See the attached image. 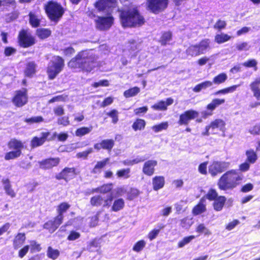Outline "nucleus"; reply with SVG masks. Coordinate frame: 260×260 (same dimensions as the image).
Wrapping results in <instances>:
<instances>
[{
	"instance_id": "obj_18",
	"label": "nucleus",
	"mask_w": 260,
	"mask_h": 260,
	"mask_svg": "<svg viewBox=\"0 0 260 260\" xmlns=\"http://www.w3.org/2000/svg\"><path fill=\"white\" fill-rule=\"evenodd\" d=\"M115 145V141L112 139L102 140L100 142L94 144V148L99 151L101 149L106 150L108 152H111Z\"/></svg>"
},
{
	"instance_id": "obj_48",
	"label": "nucleus",
	"mask_w": 260,
	"mask_h": 260,
	"mask_svg": "<svg viewBox=\"0 0 260 260\" xmlns=\"http://www.w3.org/2000/svg\"><path fill=\"white\" fill-rule=\"evenodd\" d=\"M60 252L58 249H54L51 246H49L47 248V256L55 260L59 256Z\"/></svg>"
},
{
	"instance_id": "obj_64",
	"label": "nucleus",
	"mask_w": 260,
	"mask_h": 260,
	"mask_svg": "<svg viewBox=\"0 0 260 260\" xmlns=\"http://www.w3.org/2000/svg\"><path fill=\"white\" fill-rule=\"evenodd\" d=\"M57 124L63 126H66L70 124V120L68 116H62L58 118Z\"/></svg>"
},
{
	"instance_id": "obj_2",
	"label": "nucleus",
	"mask_w": 260,
	"mask_h": 260,
	"mask_svg": "<svg viewBox=\"0 0 260 260\" xmlns=\"http://www.w3.org/2000/svg\"><path fill=\"white\" fill-rule=\"evenodd\" d=\"M95 7L100 11L107 14L108 16L113 15L118 16H139L138 8L135 6H124L119 8L117 7V0H99Z\"/></svg>"
},
{
	"instance_id": "obj_13",
	"label": "nucleus",
	"mask_w": 260,
	"mask_h": 260,
	"mask_svg": "<svg viewBox=\"0 0 260 260\" xmlns=\"http://www.w3.org/2000/svg\"><path fill=\"white\" fill-rule=\"evenodd\" d=\"M78 173L76 169L74 167L69 168L65 167L58 174L55 176L56 179L58 180H64L66 182L74 178Z\"/></svg>"
},
{
	"instance_id": "obj_31",
	"label": "nucleus",
	"mask_w": 260,
	"mask_h": 260,
	"mask_svg": "<svg viewBox=\"0 0 260 260\" xmlns=\"http://www.w3.org/2000/svg\"><path fill=\"white\" fill-rule=\"evenodd\" d=\"M212 130L218 129L224 132L225 129V122L221 119H215L209 124Z\"/></svg>"
},
{
	"instance_id": "obj_36",
	"label": "nucleus",
	"mask_w": 260,
	"mask_h": 260,
	"mask_svg": "<svg viewBox=\"0 0 260 260\" xmlns=\"http://www.w3.org/2000/svg\"><path fill=\"white\" fill-rule=\"evenodd\" d=\"M246 156V160L251 164H254L257 159V155L255 150L252 149H249L245 151Z\"/></svg>"
},
{
	"instance_id": "obj_53",
	"label": "nucleus",
	"mask_w": 260,
	"mask_h": 260,
	"mask_svg": "<svg viewBox=\"0 0 260 260\" xmlns=\"http://www.w3.org/2000/svg\"><path fill=\"white\" fill-rule=\"evenodd\" d=\"M44 121V119L41 116L31 117L24 119V121L28 124L39 123L43 122Z\"/></svg>"
},
{
	"instance_id": "obj_1",
	"label": "nucleus",
	"mask_w": 260,
	"mask_h": 260,
	"mask_svg": "<svg viewBox=\"0 0 260 260\" xmlns=\"http://www.w3.org/2000/svg\"><path fill=\"white\" fill-rule=\"evenodd\" d=\"M97 57L88 50H81L68 63L69 68L83 73H90L97 66Z\"/></svg>"
},
{
	"instance_id": "obj_54",
	"label": "nucleus",
	"mask_w": 260,
	"mask_h": 260,
	"mask_svg": "<svg viewBox=\"0 0 260 260\" xmlns=\"http://www.w3.org/2000/svg\"><path fill=\"white\" fill-rule=\"evenodd\" d=\"M257 62L255 59H248L242 63V65L245 67L248 68H252L254 71L257 70Z\"/></svg>"
},
{
	"instance_id": "obj_6",
	"label": "nucleus",
	"mask_w": 260,
	"mask_h": 260,
	"mask_svg": "<svg viewBox=\"0 0 260 260\" xmlns=\"http://www.w3.org/2000/svg\"><path fill=\"white\" fill-rule=\"evenodd\" d=\"M17 40L19 46L23 48L31 47L36 43L35 37L27 29H22L19 31Z\"/></svg>"
},
{
	"instance_id": "obj_49",
	"label": "nucleus",
	"mask_w": 260,
	"mask_h": 260,
	"mask_svg": "<svg viewBox=\"0 0 260 260\" xmlns=\"http://www.w3.org/2000/svg\"><path fill=\"white\" fill-rule=\"evenodd\" d=\"M92 126L90 127H81L77 128L75 131V135L77 137H82L89 133L92 130Z\"/></svg>"
},
{
	"instance_id": "obj_45",
	"label": "nucleus",
	"mask_w": 260,
	"mask_h": 260,
	"mask_svg": "<svg viewBox=\"0 0 260 260\" xmlns=\"http://www.w3.org/2000/svg\"><path fill=\"white\" fill-rule=\"evenodd\" d=\"M131 169L130 168H125L118 170L116 171V175L117 178L124 179L129 178L131 176L130 175Z\"/></svg>"
},
{
	"instance_id": "obj_26",
	"label": "nucleus",
	"mask_w": 260,
	"mask_h": 260,
	"mask_svg": "<svg viewBox=\"0 0 260 260\" xmlns=\"http://www.w3.org/2000/svg\"><path fill=\"white\" fill-rule=\"evenodd\" d=\"M226 198L224 196H219L216 200L213 201L212 206L214 210L219 212L221 211L225 205Z\"/></svg>"
},
{
	"instance_id": "obj_50",
	"label": "nucleus",
	"mask_w": 260,
	"mask_h": 260,
	"mask_svg": "<svg viewBox=\"0 0 260 260\" xmlns=\"http://www.w3.org/2000/svg\"><path fill=\"white\" fill-rule=\"evenodd\" d=\"M238 85H234L223 89H220L214 93L215 95L218 94H225L228 93L233 92L236 90L237 88L238 87Z\"/></svg>"
},
{
	"instance_id": "obj_58",
	"label": "nucleus",
	"mask_w": 260,
	"mask_h": 260,
	"mask_svg": "<svg viewBox=\"0 0 260 260\" xmlns=\"http://www.w3.org/2000/svg\"><path fill=\"white\" fill-rule=\"evenodd\" d=\"M128 50L130 52H134L138 49V43L134 39L129 40L127 42Z\"/></svg>"
},
{
	"instance_id": "obj_30",
	"label": "nucleus",
	"mask_w": 260,
	"mask_h": 260,
	"mask_svg": "<svg viewBox=\"0 0 260 260\" xmlns=\"http://www.w3.org/2000/svg\"><path fill=\"white\" fill-rule=\"evenodd\" d=\"M153 189L158 190L164 187L165 184V179L162 176H156L152 178Z\"/></svg>"
},
{
	"instance_id": "obj_21",
	"label": "nucleus",
	"mask_w": 260,
	"mask_h": 260,
	"mask_svg": "<svg viewBox=\"0 0 260 260\" xmlns=\"http://www.w3.org/2000/svg\"><path fill=\"white\" fill-rule=\"evenodd\" d=\"M174 102V100L171 98L166 99V101H159L155 104L152 105L151 108L154 110L156 111H166L168 109V106L172 105Z\"/></svg>"
},
{
	"instance_id": "obj_52",
	"label": "nucleus",
	"mask_w": 260,
	"mask_h": 260,
	"mask_svg": "<svg viewBox=\"0 0 260 260\" xmlns=\"http://www.w3.org/2000/svg\"><path fill=\"white\" fill-rule=\"evenodd\" d=\"M164 227V225H160L158 226V229H154L151 231H150L147 235L148 238L150 241H152L153 239H155L159 234L160 230L162 229Z\"/></svg>"
},
{
	"instance_id": "obj_59",
	"label": "nucleus",
	"mask_w": 260,
	"mask_h": 260,
	"mask_svg": "<svg viewBox=\"0 0 260 260\" xmlns=\"http://www.w3.org/2000/svg\"><path fill=\"white\" fill-rule=\"evenodd\" d=\"M196 232L199 233H204L205 235L209 236L211 234V232L207 229L204 224H199L196 229Z\"/></svg>"
},
{
	"instance_id": "obj_24",
	"label": "nucleus",
	"mask_w": 260,
	"mask_h": 260,
	"mask_svg": "<svg viewBox=\"0 0 260 260\" xmlns=\"http://www.w3.org/2000/svg\"><path fill=\"white\" fill-rule=\"evenodd\" d=\"M205 202V199L204 198L200 199L199 203L192 209L191 212L193 215H198L206 211V206L204 204Z\"/></svg>"
},
{
	"instance_id": "obj_20",
	"label": "nucleus",
	"mask_w": 260,
	"mask_h": 260,
	"mask_svg": "<svg viewBox=\"0 0 260 260\" xmlns=\"http://www.w3.org/2000/svg\"><path fill=\"white\" fill-rule=\"evenodd\" d=\"M223 163L218 161H213L209 166V173L212 177H215L218 174L224 171Z\"/></svg>"
},
{
	"instance_id": "obj_40",
	"label": "nucleus",
	"mask_w": 260,
	"mask_h": 260,
	"mask_svg": "<svg viewBox=\"0 0 260 260\" xmlns=\"http://www.w3.org/2000/svg\"><path fill=\"white\" fill-rule=\"evenodd\" d=\"M212 85V82L210 81H205L201 83L196 85L192 90L195 92H199L202 89H205L208 87H211Z\"/></svg>"
},
{
	"instance_id": "obj_46",
	"label": "nucleus",
	"mask_w": 260,
	"mask_h": 260,
	"mask_svg": "<svg viewBox=\"0 0 260 260\" xmlns=\"http://www.w3.org/2000/svg\"><path fill=\"white\" fill-rule=\"evenodd\" d=\"M140 91V89L137 86L131 88L125 91L123 93L125 98H128L136 96Z\"/></svg>"
},
{
	"instance_id": "obj_27",
	"label": "nucleus",
	"mask_w": 260,
	"mask_h": 260,
	"mask_svg": "<svg viewBox=\"0 0 260 260\" xmlns=\"http://www.w3.org/2000/svg\"><path fill=\"white\" fill-rule=\"evenodd\" d=\"M101 247L100 239L95 238L88 242L87 249L90 252H98L100 253Z\"/></svg>"
},
{
	"instance_id": "obj_29",
	"label": "nucleus",
	"mask_w": 260,
	"mask_h": 260,
	"mask_svg": "<svg viewBox=\"0 0 260 260\" xmlns=\"http://www.w3.org/2000/svg\"><path fill=\"white\" fill-rule=\"evenodd\" d=\"M2 183L6 193L11 198H14L16 196V193L12 188L10 180L8 178H3L2 180Z\"/></svg>"
},
{
	"instance_id": "obj_16",
	"label": "nucleus",
	"mask_w": 260,
	"mask_h": 260,
	"mask_svg": "<svg viewBox=\"0 0 260 260\" xmlns=\"http://www.w3.org/2000/svg\"><path fill=\"white\" fill-rule=\"evenodd\" d=\"M63 219L58 216L47 221L43 225V228L47 230L50 233H54L62 223Z\"/></svg>"
},
{
	"instance_id": "obj_57",
	"label": "nucleus",
	"mask_w": 260,
	"mask_h": 260,
	"mask_svg": "<svg viewBox=\"0 0 260 260\" xmlns=\"http://www.w3.org/2000/svg\"><path fill=\"white\" fill-rule=\"evenodd\" d=\"M194 238L195 236L193 235L184 237L178 243V247L179 248L184 247L186 244L190 242V241Z\"/></svg>"
},
{
	"instance_id": "obj_38",
	"label": "nucleus",
	"mask_w": 260,
	"mask_h": 260,
	"mask_svg": "<svg viewBox=\"0 0 260 260\" xmlns=\"http://www.w3.org/2000/svg\"><path fill=\"white\" fill-rule=\"evenodd\" d=\"M109 161V158L107 157L101 161H98L93 168L92 173L96 174L101 172V170L103 169L107 165Z\"/></svg>"
},
{
	"instance_id": "obj_7",
	"label": "nucleus",
	"mask_w": 260,
	"mask_h": 260,
	"mask_svg": "<svg viewBox=\"0 0 260 260\" xmlns=\"http://www.w3.org/2000/svg\"><path fill=\"white\" fill-rule=\"evenodd\" d=\"M114 198L113 194L107 196L106 199L100 194L95 195L90 198V203L93 207L102 206L104 208H109L111 206Z\"/></svg>"
},
{
	"instance_id": "obj_35",
	"label": "nucleus",
	"mask_w": 260,
	"mask_h": 260,
	"mask_svg": "<svg viewBox=\"0 0 260 260\" xmlns=\"http://www.w3.org/2000/svg\"><path fill=\"white\" fill-rule=\"evenodd\" d=\"M52 31L49 28H40L36 30V34L41 40H45L51 35Z\"/></svg>"
},
{
	"instance_id": "obj_39",
	"label": "nucleus",
	"mask_w": 260,
	"mask_h": 260,
	"mask_svg": "<svg viewBox=\"0 0 260 260\" xmlns=\"http://www.w3.org/2000/svg\"><path fill=\"white\" fill-rule=\"evenodd\" d=\"M219 196H218V192L215 189L210 188L208 190L207 193L203 198H204L205 200H208L209 201H213Z\"/></svg>"
},
{
	"instance_id": "obj_5",
	"label": "nucleus",
	"mask_w": 260,
	"mask_h": 260,
	"mask_svg": "<svg viewBox=\"0 0 260 260\" xmlns=\"http://www.w3.org/2000/svg\"><path fill=\"white\" fill-rule=\"evenodd\" d=\"M9 149L14 150L7 152L5 155V159L9 160L14 159L20 156L22 149L24 148L22 141L15 138L11 139L7 143Z\"/></svg>"
},
{
	"instance_id": "obj_62",
	"label": "nucleus",
	"mask_w": 260,
	"mask_h": 260,
	"mask_svg": "<svg viewBox=\"0 0 260 260\" xmlns=\"http://www.w3.org/2000/svg\"><path fill=\"white\" fill-rule=\"evenodd\" d=\"M112 183H107L104 184L101 186V193H107L111 191L112 189Z\"/></svg>"
},
{
	"instance_id": "obj_55",
	"label": "nucleus",
	"mask_w": 260,
	"mask_h": 260,
	"mask_svg": "<svg viewBox=\"0 0 260 260\" xmlns=\"http://www.w3.org/2000/svg\"><path fill=\"white\" fill-rule=\"evenodd\" d=\"M146 242L143 240H141L137 242L133 247V250L137 252H140L145 246Z\"/></svg>"
},
{
	"instance_id": "obj_33",
	"label": "nucleus",
	"mask_w": 260,
	"mask_h": 260,
	"mask_svg": "<svg viewBox=\"0 0 260 260\" xmlns=\"http://www.w3.org/2000/svg\"><path fill=\"white\" fill-rule=\"evenodd\" d=\"M196 45L197 46L199 51L201 52V54H203L206 50L210 48V40L209 39H204Z\"/></svg>"
},
{
	"instance_id": "obj_3",
	"label": "nucleus",
	"mask_w": 260,
	"mask_h": 260,
	"mask_svg": "<svg viewBox=\"0 0 260 260\" xmlns=\"http://www.w3.org/2000/svg\"><path fill=\"white\" fill-rule=\"evenodd\" d=\"M243 179L242 174H240L238 170L232 169L221 176L217 184L220 190H232L241 183Z\"/></svg>"
},
{
	"instance_id": "obj_63",
	"label": "nucleus",
	"mask_w": 260,
	"mask_h": 260,
	"mask_svg": "<svg viewBox=\"0 0 260 260\" xmlns=\"http://www.w3.org/2000/svg\"><path fill=\"white\" fill-rule=\"evenodd\" d=\"M92 148H89L85 151L77 153L76 156L78 158H82L83 159H86L87 157L88 154L92 152Z\"/></svg>"
},
{
	"instance_id": "obj_23",
	"label": "nucleus",
	"mask_w": 260,
	"mask_h": 260,
	"mask_svg": "<svg viewBox=\"0 0 260 260\" xmlns=\"http://www.w3.org/2000/svg\"><path fill=\"white\" fill-rule=\"evenodd\" d=\"M173 40V33L170 30L163 31L161 32L160 37L158 41L162 46H165L170 44V42Z\"/></svg>"
},
{
	"instance_id": "obj_47",
	"label": "nucleus",
	"mask_w": 260,
	"mask_h": 260,
	"mask_svg": "<svg viewBox=\"0 0 260 260\" xmlns=\"http://www.w3.org/2000/svg\"><path fill=\"white\" fill-rule=\"evenodd\" d=\"M169 123L168 121H164L158 124L153 125L151 129L155 133H158L163 130H166L168 128Z\"/></svg>"
},
{
	"instance_id": "obj_44",
	"label": "nucleus",
	"mask_w": 260,
	"mask_h": 260,
	"mask_svg": "<svg viewBox=\"0 0 260 260\" xmlns=\"http://www.w3.org/2000/svg\"><path fill=\"white\" fill-rule=\"evenodd\" d=\"M186 51L187 54L191 57H196L201 54L196 44L190 45Z\"/></svg>"
},
{
	"instance_id": "obj_15",
	"label": "nucleus",
	"mask_w": 260,
	"mask_h": 260,
	"mask_svg": "<svg viewBox=\"0 0 260 260\" xmlns=\"http://www.w3.org/2000/svg\"><path fill=\"white\" fill-rule=\"evenodd\" d=\"M60 159L58 157H49L38 162L39 167L43 170H49L58 166Z\"/></svg>"
},
{
	"instance_id": "obj_22",
	"label": "nucleus",
	"mask_w": 260,
	"mask_h": 260,
	"mask_svg": "<svg viewBox=\"0 0 260 260\" xmlns=\"http://www.w3.org/2000/svg\"><path fill=\"white\" fill-rule=\"evenodd\" d=\"M26 240V235L24 233H18L12 241L13 246L16 250L20 248Z\"/></svg>"
},
{
	"instance_id": "obj_61",
	"label": "nucleus",
	"mask_w": 260,
	"mask_h": 260,
	"mask_svg": "<svg viewBox=\"0 0 260 260\" xmlns=\"http://www.w3.org/2000/svg\"><path fill=\"white\" fill-rule=\"evenodd\" d=\"M30 251L31 253L35 252H39L41 250L42 247L41 245L35 240L30 241Z\"/></svg>"
},
{
	"instance_id": "obj_43",
	"label": "nucleus",
	"mask_w": 260,
	"mask_h": 260,
	"mask_svg": "<svg viewBox=\"0 0 260 260\" xmlns=\"http://www.w3.org/2000/svg\"><path fill=\"white\" fill-rule=\"evenodd\" d=\"M140 193V191L137 188L131 187L126 192V199L128 201H132L138 197Z\"/></svg>"
},
{
	"instance_id": "obj_25",
	"label": "nucleus",
	"mask_w": 260,
	"mask_h": 260,
	"mask_svg": "<svg viewBox=\"0 0 260 260\" xmlns=\"http://www.w3.org/2000/svg\"><path fill=\"white\" fill-rule=\"evenodd\" d=\"M260 77L256 78L250 84V87L253 92V96L258 100H260Z\"/></svg>"
},
{
	"instance_id": "obj_11",
	"label": "nucleus",
	"mask_w": 260,
	"mask_h": 260,
	"mask_svg": "<svg viewBox=\"0 0 260 260\" xmlns=\"http://www.w3.org/2000/svg\"><path fill=\"white\" fill-rule=\"evenodd\" d=\"M46 12L48 16H62L64 9L60 5L53 2H50L45 6Z\"/></svg>"
},
{
	"instance_id": "obj_9",
	"label": "nucleus",
	"mask_w": 260,
	"mask_h": 260,
	"mask_svg": "<svg viewBox=\"0 0 260 260\" xmlns=\"http://www.w3.org/2000/svg\"><path fill=\"white\" fill-rule=\"evenodd\" d=\"M11 101L16 107L24 106L28 102L27 89L24 88L22 90H16Z\"/></svg>"
},
{
	"instance_id": "obj_32",
	"label": "nucleus",
	"mask_w": 260,
	"mask_h": 260,
	"mask_svg": "<svg viewBox=\"0 0 260 260\" xmlns=\"http://www.w3.org/2000/svg\"><path fill=\"white\" fill-rule=\"evenodd\" d=\"M71 205L68 202H63L59 203L57 206V216L62 219H64L63 214L66 213L70 208Z\"/></svg>"
},
{
	"instance_id": "obj_8",
	"label": "nucleus",
	"mask_w": 260,
	"mask_h": 260,
	"mask_svg": "<svg viewBox=\"0 0 260 260\" xmlns=\"http://www.w3.org/2000/svg\"><path fill=\"white\" fill-rule=\"evenodd\" d=\"M56 136V133L51 136L49 131L43 132L41 133V137H34L30 141V146L32 148L43 145L46 141H51L54 139Z\"/></svg>"
},
{
	"instance_id": "obj_19",
	"label": "nucleus",
	"mask_w": 260,
	"mask_h": 260,
	"mask_svg": "<svg viewBox=\"0 0 260 260\" xmlns=\"http://www.w3.org/2000/svg\"><path fill=\"white\" fill-rule=\"evenodd\" d=\"M157 165L156 160H148L144 162L142 172L146 176H151L155 172V167Z\"/></svg>"
},
{
	"instance_id": "obj_12",
	"label": "nucleus",
	"mask_w": 260,
	"mask_h": 260,
	"mask_svg": "<svg viewBox=\"0 0 260 260\" xmlns=\"http://www.w3.org/2000/svg\"><path fill=\"white\" fill-rule=\"evenodd\" d=\"M168 0H148V7L154 14L164 11L168 5Z\"/></svg>"
},
{
	"instance_id": "obj_60",
	"label": "nucleus",
	"mask_w": 260,
	"mask_h": 260,
	"mask_svg": "<svg viewBox=\"0 0 260 260\" xmlns=\"http://www.w3.org/2000/svg\"><path fill=\"white\" fill-rule=\"evenodd\" d=\"M226 26V22L221 19H218L213 25V28L218 31H220L221 30L225 28Z\"/></svg>"
},
{
	"instance_id": "obj_51",
	"label": "nucleus",
	"mask_w": 260,
	"mask_h": 260,
	"mask_svg": "<svg viewBox=\"0 0 260 260\" xmlns=\"http://www.w3.org/2000/svg\"><path fill=\"white\" fill-rule=\"evenodd\" d=\"M206 111L203 112V117L204 118L211 116L213 114V111L216 109L212 101L206 107Z\"/></svg>"
},
{
	"instance_id": "obj_4",
	"label": "nucleus",
	"mask_w": 260,
	"mask_h": 260,
	"mask_svg": "<svg viewBox=\"0 0 260 260\" xmlns=\"http://www.w3.org/2000/svg\"><path fill=\"white\" fill-rule=\"evenodd\" d=\"M64 60L59 55H54L49 62L46 68V73L48 80H52L63 70Z\"/></svg>"
},
{
	"instance_id": "obj_14",
	"label": "nucleus",
	"mask_w": 260,
	"mask_h": 260,
	"mask_svg": "<svg viewBox=\"0 0 260 260\" xmlns=\"http://www.w3.org/2000/svg\"><path fill=\"white\" fill-rule=\"evenodd\" d=\"M120 18L122 25L124 28L140 26L145 22L144 17H120Z\"/></svg>"
},
{
	"instance_id": "obj_17",
	"label": "nucleus",
	"mask_w": 260,
	"mask_h": 260,
	"mask_svg": "<svg viewBox=\"0 0 260 260\" xmlns=\"http://www.w3.org/2000/svg\"><path fill=\"white\" fill-rule=\"evenodd\" d=\"M113 17H98L95 20V26L100 30L109 29L113 23Z\"/></svg>"
},
{
	"instance_id": "obj_28",
	"label": "nucleus",
	"mask_w": 260,
	"mask_h": 260,
	"mask_svg": "<svg viewBox=\"0 0 260 260\" xmlns=\"http://www.w3.org/2000/svg\"><path fill=\"white\" fill-rule=\"evenodd\" d=\"M37 64L34 61H29L26 63L24 73L25 77L31 78L36 73Z\"/></svg>"
},
{
	"instance_id": "obj_41",
	"label": "nucleus",
	"mask_w": 260,
	"mask_h": 260,
	"mask_svg": "<svg viewBox=\"0 0 260 260\" xmlns=\"http://www.w3.org/2000/svg\"><path fill=\"white\" fill-rule=\"evenodd\" d=\"M231 37L228 34L220 33L215 36V42L218 44H222L231 40Z\"/></svg>"
},
{
	"instance_id": "obj_56",
	"label": "nucleus",
	"mask_w": 260,
	"mask_h": 260,
	"mask_svg": "<svg viewBox=\"0 0 260 260\" xmlns=\"http://www.w3.org/2000/svg\"><path fill=\"white\" fill-rule=\"evenodd\" d=\"M118 112L116 109H112L107 113V115L112 118V122L116 124L118 121Z\"/></svg>"
},
{
	"instance_id": "obj_37",
	"label": "nucleus",
	"mask_w": 260,
	"mask_h": 260,
	"mask_svg": "<svg viewBox=\"0 0 260 260\" xmlns=\"http://www.w3.org/2000/svg\"><path fill=\"white\" fill-rule=\"evenodd\" d=\"M124 205L125 203L123 199H117L114 201L112 205H111V210L114 212H118L124 208Z\"/></svg>"
},
{
	"instance_id": "obj_10",
	"label": "nucleus",
	"mask_w": 260,
	"mask_h": 260,
	"mask_svg": "<svg viewBox=\"0 0 260 260\" xmlns=\"http://www.w3.org/2000/svg\"><path fill=\"white\" fill-rule=\"evenodd\" d=\"M199 113L194 110H188L179 115L178 123L179 125H187L189 121L199 116Z\"/></svg>"
},
{
	"instance_id": "obj_42",
	"label": "nucleus",
	"mask_w": 260,
	"mask_h": 260,
	"mask_svg": "<svg viewBox=\"0 0 260 260\" xmlns=\"http://www.w3.org/2000/svg\"><path fill=\"white\" fill-rule=\"evenodd\" d=\"M228 79V76L225 73H221L213 78L212 84L219 85L224 83Z\"/></svg>"
},
{
	"instance_id": "obj_34",
	"label": "nucleus",
	"mask_w": 260,
	"mask_h": 260,
	"mask_svg": "<svg viewBox=\"0 0 260 260\" xmlns=\"http://www.w3.org/2000/svg\"><path fill=\"white\" fill-rule=\"evenodd\" d=\"M146 125L145 120L141 118H136L134 121L132 127L135 132L143 131L145 129Z\"/></svg>"
}]
</instances>
